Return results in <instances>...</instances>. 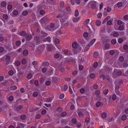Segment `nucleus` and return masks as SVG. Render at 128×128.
Listing matches in <instances>:
<instances>
[{
	"mask_svg": "<svg viewBox=\"0 0 128 128\" xmlns=\"http://www.w3.org/2000/svg\"><path fill=\"white\" fill-rule=\"evenodd\" d=\"M19 34L21 36H25L27 38V40L28 41L30 40L32 37V35H29L28 34L26 33L24 31L20 32Z\"/></svg>",
	"mask_w": 128,
	"mask_h": 128,
	"instance_id": "obj_1",
	"label": "nucleus"
},
{
	"mask_svg": "<svg viewBox=\"0 0 128 128\" xmlns=\"http://www.w3.org/2000/svg\"><path fill=\"white\" fill-rule=\"evenodd\" d=\"M4 59H5L6 61V64L8 65V62L10 59V58L8 56H5L3 57Z\"/></svg>",
	"mask_w": 128,
	"mask_h": 128,
	"instance_id": "obj_2",
	"label": "nucleus"
},
{
	"mask_svg": "<svg viewBox=\"0 0 128 128\" xmlns=\"http://www.w3.org/2000/svg\"><path fill=\"white\" fill-rule=\"evenodd\" d=\"M54 46L52 45L51 44H48L47 45V49L49 51H50L52 48H53Z\"/></svg>",
	"mask_w": 128,
	"mask_h": 128,
	"instance_id": "obj_3",
	"label": "nucleus"
},
{
	"mask_svg": "<svg viewBox=\"0 0 128 128\" xmlns=\"http://www.w3.org/2000/svg\"><path fill=\"white\" fill-rule=\"evenodd\" d=\"M114 74L116 73L117 74L118 76H120L122 75V72L118 70H114Z\"/></svg>",
	"mask_w": 128,
	"mask_h": 128,
	"instance_id": "obj_4",
	"label": "nucleus"
},
{
	"mask_svg": "<svg viewBox=\"0 0 128 128\" xmlns=\"http://www.w3.org/2000/svg\"><path fill=\"white\" fill-rule=\"evenodd\" d=\"M78 45L76 42H73L72 44V47L74 48H76L78 46Z\"/></svg>",
	"mask_w": 128,
	"mask_h": 128,
	"instance_id": "obj_5",
	"label": "nucleus"
},
{
	"mask_svg": "<svg viewBox=\"0 0 128 128\" xmlns=\"http://www.w3.org/2000/svg\"><path fill=\"white\" fill-rule=\"evenodd\" d=\"M90 3L91 6L92 8H93L96 6L98 3L95 1H92Z\"/></svg>",
	"mask_w": 128,
	"mask_h": 128,
	"instance_id": "obj_6",
	"label": "nucleus"
},
{
	"mask_svg": "<svg viewBox=\"0 0 128 128\" xmlns=\"http://www.w3.org/2000/svg\"><path fill=\"white\" fill-rule=\"evenodd\" d=\"M46 20V18H42L40 20V23L42 24H43Z\"/></svg>",
	"mask_w": 128,
	"mask_h": 128,
	"instance_id": "obj_7",
	"label": "nucleus"
},
{
	"mask_svg": "<svg viewBox=\"0 0 128 128\" xmlns=\"http://www.w3.org/2000/svg\"><path fill=\"white\" fill-rule=\"evenodd\" d=\"M0 5L2 7H5L6 6V3L4 1H2L1 2Z\"/></svg>",
	"mask_w": 128,
	"mask_h": 128,
	"instance_id": "obj_8",
	"label": "nucleus"
},
{
	"mask_svg": "<svg viewBox=\"0 0 128 128\" xmlns=\"http://www.w3.org/2000/svg\"><path fill=\"white\" fill-rule=\"evenodd\" d=\"M51 38L49 37H48L47 38H44L43 39V41L44 42L48 41L49 42H51Z\"/></svg>",
	"mask_w": 128,
	"mask_h": 128,
	"instance_id": "obj_9",
	"label": "nucleus"
},
{
	"mask_svg": "<svg viewBox=\"0 0 128 128\" xmlns=\"http://www.w3.org/2000/svg\"><path fill=\"white\" fill-rule=\"evenodd\" d=\"M110 18V16H107L104 20L102 22V24H104Z\"/></svg>",
	"mask_w": 128,
	"mask_h": 128,
	"instance_id": "obj_10",
	"label": "nucleus"
},
{
	"mask_svg": "<svg viewBox=\"0 0 128 128\" xmlns=\"http://www.w3.org/2000/svg\"><path fill=\"white\" fill-rule=\"evenodd\" d=\"M96 41V39L95 38H94L88 44H90V46H92L94 44V43Z\"/></svg>",
	"mask_w": 128,
	"mask_h": 128,
	"instance_id": "obj_11",
	"label": "nucleus"
},
{
	"mask_svg": "<svg viewBox=\"0 0 128 128\" xmlns=\"http://www.w3.org/2000/svg\"><path fill=\"white\" fill-rule=\"evenodd\" d=\"M115 51H117V50H110L109 51V54L111 55H112L115 52Z\"/></svg>",
	"mask_w": 128,
	"mask_h": 128,
	"instance_id": "obj_12",
	"label": "nucleus"
},
{
	"mask_svg": "<svg viewBox=\"0 0 128 128\" xmlns=\"http://www.w3.org/2000/svg\"><path fill=\"white\" fill-rule=\"evenodd\" d=\"M80 19V18L79 17L75 18L73 19L72 20L74 22H78Z\"/></svg>",
	"mask_w": 128,
	"mask_h": 128,
	"instance_id": "obj_13",
	"label": "nucleus"
},
{
	"mask_svg": "<svg viewBox=\"0 0 128 128\" xmlns=\"http://www.w3.org/2000/svg\"><path fill=\"white\" fill-rule=\"evenodd\" d=\"M24 56H27L28 54V50H25L23 51L22 52Z\"/></svg>",
	"mask_w": 128,
	"mask_h": 128,
	"instance_id": "obj_14",
	"label": "nucleus"
},
{
	"mask_svg": "<svg viewBox=\"0 0 128 128\" xmlns=\"http://www.w3.org/2000/svg\"><path fill=\"white\" fill-rule=\"evenodd\" d=\"M101 24V21L99 20H97L96 21V25L97 26H100Z\"/></svg>",
	"mask_w": 128,
	"mask_h": 128,
	"instance_id": "obj_15",
	"label": "nucleus"
},
{
	"mask_svg": "<svg viewBox=\"0 0 128 128\" xmlns=\"http://www.w3.org/2000/svg\"><path fill=\"white\" fill-rule=\"evenodd\" d=\"M41 35L43 37H45L48 35V34L42 31L41 32Z\"/></svg>",
	"mask_w": 128,
	"mask_h": 128,
	"instance_id": "obj_16",
	"label": "nucleus"
},
{
	"mask_svg": "<svg viewBox=\"0 0 128 128\" xmlns=\"http://www.w3.org/2000/svg\"><path fill=\"white\" fill-rule=\"evenodd\" d=\"M124 29V26L123 25H121L118 27V30H122Z\"/></svg>",
	"mask_w": 128,
	"mask_h": 128,
	"instance_id": "obj_17",
	"label": "nucleus"
},
{
	"mask_svg": "<svg viewBox=\"0 0 128 128\" xmlns=\"http://www.w3.org/2000/svg\"><path fill=\"white\" fill-rule=\"evenodd\" d=\"M107 116V114L105 112H103L101 116L103 118H106Z\"/></svg>",
	"mask_w": 128,
	"mask_h": 128,
	"instance_id": "obj_18",
	"label": "nucleus"
},
{
	"mask_svg": "<svg viewBox=\"0 0 128 128\" xmlns=\"http://www.w3.org/2000/svg\"><path fill=\"white\" fill-rule=\"evenodd\" d=\"M79 12L78 10H75L74 16H78L79 15Z\"/></svg>",
	"mask_w": 128,
	"mask_h": 128,
	"instance_id": "obj_19",
	"label": "nucleus"
},
{
	"mask_svg": "<svg viewBox=\"0 0 128 128\" xmlns=\"http://www.w3.org/2000/svg\"><path fill=\"white\" fill-rule=\"evenodd\" d=\"M12 8V5H8L7 6V9L8 10H11Z\"/></svg>",
	"mask_w": 128,
	"mask_h": 128,
	"instance_id": "obj_20",
	"label": "nucleus"
},
{
	"mask_svg": "<svg viewBox=\"0 0 128 128\" xmlns=\"http://www.w3.org/2000/svg\"><path fill=\"white\" fill-rule=\"evenodd\" d=\"M17 88V87L15 86H12L10 87V89L12 90H16Z\"/></svg>",
	"mask_w": 128,
	"mask_h": 128,
	"instance_id": "obj_21",
	"label": "nucleus"
},
{
	"mask_svg": "<svg viewBox=\"0 0 128 128\" xmlns=\"http://www.w3.org/2000/svg\"><path fill=\"white\" fill-rule=\"evenodd\" d=\"M14 64L17 66H19L20 64V62L19 61H16L14 62Z\"/></svg>",
	"mask_w": 128,
	"mask_h": 128,
	"instance_id": "obj_22",
	"label": "nucleus"
},
{
	"mask_svg": "<svg viewBox=\"0 0 128 128\" xmlns=\"http://www.w3.org/2000/svg\"><path fill=\"white\" fill-rule=\"evenodd\" d=\"M127 116L125 115H123L122 116V120L124 121L126 120Z\"/></svg>",
	"mask_w": 128,
	"mask_h": 128,
	"instance_id": "obj_23",
	"label": "nucleus"
},
{
	"mask_svg": "<svg viewBox=\"0 0 128 128\" xmlns=\"http://www.w3.org/2000/svg\"><path fill=\"white\" fill-rule=\"evenodd\" d=\"M90 44H88L86 46L85 49V51H87L90 48Z\"/></svg>",
	"mask_w": 128,
	"mask_h": 128,
	"instance_id": "obj_24",
	"label": "nucleus"
},
{
	"mask_svg": "<svg viewBox=\"0 0 128 128\" xmlns=\"http://www.w3.org/2000/svg\"><path fill=\"white\" fill-rule=\"evenodd\" d=\"M122 6V4L121 2H118L117 4V6L118 8L121 7Z\"/></svg>",
	"mask_w": 128,
	"mask_h": 128,
	"instance_id": "obj_25",
	"label": "nucleus"
},
{
	"mask_svg": "<svg viewBox=\"0 0 128 128\" xmlns=\"http://www.w3.org/2000/svg\"><path fill=\"white\" fill-rule=\"evenodd\" d=\"M42 64L44 66H48L49 64L48 62H44L42 63Z\"/></svg>",
	"mask_w": 128,
	"mask_h": 128,
	"instance_id": "obj_26",
	"label": "nucleus"
},
{
	"mask_svg": "<svg viewBox=\"0 0 128 128\" xmlns=\"http://www.w3.org/2000/svg\"><path fill=\"white\" fill-rule=\"evenodd\" d=\"M34 39L37 41H39L40 39V38L39 36H36L35 37Z\"/></svg>",
	"mask_w": 128,
	"mask_h": 128,
	"instance_id": "obj_27",
	"label": "nucleus"
},
{
	"mask_svg": "<svg viewBox=\"0 0 128 128\" xmlns=\"http://www.w3.org/2000/svg\"><path fill=\"white\" fill-rule=\"evenodd\" d=\"M18 12L16 10H14L12 12V13L14 15L16 16L18 14Z\"/></svg>",
	"mask_w": 128,
	"mask_h": 128,
	"instance_id": "obj_28",
	"label": "nucleus"
},
{
	"mask_svg": "<svg viewBox=\"0 0 128 128\" xmlns=\"http://www.w3.org/2000/svg\"><path fill=\"white\" fill-rule=\"evenodd\" d=\"M116 40L115 39H112L111 41L112 44H116Z\"/></svg>",
	"mask_w": 128,
	"mask_h": 128,
	"instance_id": "obj_29",
	"label": "nucleus"
},
{
	"mask_svg": "<svg viewBox=\"0 0 128 128\" xmlns=\"http://www.w3.org/2000/svg\"><path fill=\"white\" fill-rule=\"evenodd\" d=\"M66 112H64L61 114V116H62L64 117L66 115Z\"/></svg>",
	"mask_w": 128,
	"mask_h": 128,
	"instance_id": "obj_30",
	"label": "nucleus"
},
{
	"mask_svg": "<svg viewBox=\"0 0 128 128\" xmlns=\"http://www.w3.org/2000/svg\"><path fill=\"white\" fill-rule=\"evenodd\" d=\"M110 48V46L108 44H106L105 45L104 48L106 49H108Z\"/></svg>",
	"mask_w": 128,
	"mask_h": 128,
	"instance_id": "obj_31",
	"label": "nucleus"
},
{
	"mask_svg": "<svg viewBox=\"0 0 128 128\" xmlns=\"http://www.w3.org/2000/svg\"><path fill=\"white\" fill-rule=\"evenodd\" d=\"M3 18L4 19L6 20L8 18V16L6 14H4L3 15Z\"/></svg>",
	"mask_w": 128,
	"mask_h": 128,
	"instance_id": "obj_32",
	"label": "nucleus"
},
{
	"mask_svg": "<svg viewBox=\"0 0 128 128\" xmlns=\"http://www.w3.org/2000/svg\"><path fill=\"white\" fill-rule=\"evenodd\" d=\"M28 13V12L26 10L23 11L22 12V15L24 16L26 15Z\"/></svg>",
	"mask_w": 128,
	"mask_h": 128,
	"instance_id": "obj_33",
	"label": "nucleus"
},
{
	"mask_svg": "<svg viewBox=\"0 0 128 128\" xmlns=\"http://www.w3.org/2000/svg\"><path fill=\"white\" fill-rule=\"evenodd\" d=\"M114 120V119L112 118H110L108 119V121L109 122H110Z\"/></svg>",
	"mask_w": 128,
	"mask_h": 128,
	"instance_id": "obj_34",
	"label": "nucleus"
},
{
	"mask_svg": "<svg viewBox=\"0 0 128 128\" xmlns=\"http://www.w3.org/2000/svg\"><path fill=\"white\" fill-rule=\"evenodd\" d=\"M90 77L91 78H95V74L94 73L91 74H90Z\"/></svg>",
	"mask_w": 128,
	"mask_h": 128,
	"instance_id": "obj_35",
	"label": "nucleus"
},
{
	"mask_svg": "<svg viewBox=\"0 0 128 128\" xmlns=\"http://www.w3.org/2000/svg\"><path fill=\"white\" fill-rule=\"evenodd\" d=\"M21 42L20 41H18L16 42V45L17 46H19Z\"/></svg>",
	"mask_w": 128,
	"mask_h": 128,
	"instance_id": "obj_36",
	"label": "nucleus"
},
{
	"mask_svg": "<svg viewBox=\"0 0 128 128\" xmlns=\"http://www.w3.org/2000/svg\"><path fill=\"white\" fill-rule=\"evenodd\" d=\"M20 118L22 120H24L26 119V116L25 115H23L20 116Z\"/></svg>",
	"mask_w": 128,
	"mask_h": 128,
	"instance_id": "obj_37",
	"label": "nucleus"
},
{
	"mask_svg": "<svg viewBox=\"0 0 128 128\" xmlns=\"http://www.w3.org/2000/svg\"><path fill=\"white\" fill-rule=\"evenodd\" d=\"M32 74L31 73H30L28 75L27 78L29 79H30L32 78Z\"/></svg>",
	"mask_w": 128,
	"mask_h": 128,
	"instance_id": "obj_38",
	"label": "nucleus"
},
{
	"mask_svg": "<svg viewBox=\"0 0 128 128\" xmlns=\"http://www.w3.org/2000/svg\"><path fill=\"white\" fill-rule=\"evenodd\" d=\"M54 42L55 44H58L59 42V40L57 38H56L54 40Z\"/></svg>",
	"mask_w": 128,
	"mask_h": 128,
	"instance_id": "obj_39",
	"label": "nucleus"
},
{
	"mask_svg": "<svg viewBox=\"0 0 128 128\" xmlns=\"http://www.w3.org/2000/svg\"><path fill=\"white\" fill-rule=\"evenodd\" d=\"M8 74L10 76H12L13 75L14 72L12 70H10L8 72Z\"/></svg>",
	"mask_w": 128,
	"mask_h": 128,
	"instance_id": "obj_40",
	"label": "nucleus"
},
{
	"mask_svg": "<svg viewBox=\"0 0 128 128\" xmlns=\"http://www.w3.org/2000/svg\"><path fill=\"white\" fill-rule=\"evenodd\" d=\"M63 16V15L62 14H58V15L56 16V17L57 18H62Z\"/></svg>",
	"mask_w": 128,
	"mask_h": 128,
	"instance_id": "obj_41",
	"label": "nucleus"
},
{
	"mask_svg": "<svg viewBox=\"0 0 128 128\" xmlns=\"http://www.w3.org/2000/svg\"><path fill=\"white\" fill-rule=\"evenodd\" d=\"M102 16V14L101 13H100L97 15V17L98 18H100Z\"/></svg>",
	"mask_w": 128,
	"mask_h": 128,
	"instance_id": "obj_42",
	"label": "nucleus"
},
{
	"mask_svg": "<svg viewBox=\"0 0 128 128\" xmlns=\"http://www.w3.org/2000/svg\"><path fill=\"white\" fill-rule=\"evenodd\" d=\"M45 13V12L43 10H41L40 11V13L41 15H44Z\"/></svg>",
	"mask_w": 128,
	"mask_h": 128,
	"instance_id": "obj_43",
	"label": "nucleus"
},
{
	"mask_svg": "<svg viewBox=\"0 0 128 128\" xmlns=\"http://www.w3.org/2000/svg\"><path fill=\"white\" fill-rule=\"evenodd\" d=\"M64 97V94H61L59 98L60 99H63Z\"/></svg>",
	"mask_w": 128,
	"mask_h": 128,
	"instance_id": "obj_44",
	"label": "nucleus"
},
{
	"mask_svg": "<svg viewBox=\"0 0 128 128\" xmlns=\"http://www.w3.org/2000/svg\"><path fill=\"white\" fill-rule=\"evenodd\" d=\"M98 55V53L97 52H94L93 55L94 57H96Z\"/></svg>",
	"mask_w": 128,
	"mask_h": 128,
	"instance_id": "obj_45",
	"label": "nucleus"
},
{
	"mask_svg": "<svg viewBox=\"0 0 128 128\" xmlns=\"http://www.w3.org/2000/svg\"><path fill=\"white\" fill-rule=\"evenodd\" d=\"M14 99V97L12 96H9L8 98V100L10 101H12Z\"/></svg>",
	"mask_w": 128,
	"mask_h": 128,
	"instance_id": "obj_46",
	"label": "nucleus"
},
{
	"mask_svg": "<svg viewBox=\"0 0 128 128\" xmlns=\"http://www.w3.org/2000/svg\"><path fill=\"white\" fill-rule=\"evenodd\" d=\"M41 116L40 114H38L36 115L35 118L36 119H39L40 118Z\"/></svg>",
	"mask_w": 128,
	"mask_h": 128,
	"instance_id": "obj_47",
	"label": "nucleus"
},
{
	"mask_svg": "<svg viewBox=\"0 0 128 128\" xmlns=\"http://www.w3.org/2000/svg\"><path fill=\"white\" fill-rule=\"evenodd\" d=\"M68 88V86L67 84H65L64 86V91H66Z\"/></svg>",
	"mask_w": 128,
	"mask_h": 128,
	"instance_id": "obj_48",
	"label": "nucleus"
},
{
	"mask_svg": "<svg viewBox=\"0 0 128 128\" xmlns=\"http://www.w3.org/2000/svg\"><path fill=\"white\" fill-rule=\"evenodd\" d=\"M119 60L120 62H122L124 60V58L122 56H120L119 58Z\"/></svg>",
	"mask_w": 128,
	"mask_h": 128,
	"instance_id": "obj_49",
	"label": "nucleus"
},
{
	"mask_svg": "<svg viewBox=\"0 0 128 128\" xmlns=\"http://www.w3.org/2000/svg\"><path fill=\"white\" fill-rule=\"evenodd\" d=\"M118 34L117 32H115L114 33L113 36L115 37H117L118 36Z\"/></svg>",
	"mask_w": 128,
	"mask_h": 128,
	"instance_id": "obj_50",
	"label": "nucleus"
},
{
	"mask_svg": "<svg viewBox=\"0 0 128 128\" xmlns=\"http://www.w3.org/2000/svg\"><path fill=\"white\" fill-rule=\"evenodd\" d=\"M90 21L89 19H86L84 22V23L86 24H87Z\"/></svg>",
	"mask_w": 128,
	"mask_h": 128,
	"instance_id": "obj_51",
	"label": "nucleus"
},
{
	"mask_svg": "<svg viewBox=\"0 0 128 128\" xmlns=\"http://www.w3.org/2000/svg\"><path fill=\"white\" fill-rule=\"evenodd\" d=\"M118 42L119 43H121L123 42V40L122 38H119L118 40Z\"/></svg>",
	"mask_w": 128,
	"mask_h": 128,
	"instance_id": "obj_52",
	"label": "nucleus"
},
{
	"mask_svg": "<svg viewBox=\"0 0 128 128\" xmlns=\"http://www.w3.org/2000/svg\"><path fill=\"white\" fill-rule=\"evenodd\" d=\"M78 116L80 117H81L83 116V114L82 113V112H79L78 113Z\"/></svg>",
	"mask_w": 128,
	"mask_h": 128,
	"instance_id": "obj_53",
	"label": "nucleus"
},
{
	"mask_svg": "<svg viewBox=\"0 0 128 128\" xmlns=\"http://www.w3.org/2000/svg\"><path fill=\"white\" fill-rule=\"evenodd\" d=\"M100 79L104 80L105 78V76L104 75L102 74L100 76Z\"/></svg>",
	"mask_w": 128,
	"mask_h": 128,
	"instance_id": "obj_54",
	"label": "nucleus"
},
{
	"mask_svg": "<svg viewBox=\"0 0 128 128\" xmlns=\"http://www.w3.org/2000/svg\"><path fill=\"white\" fill-rule=\"evenodd\" d=\"M116 98V96L115 94H114L112 95V100H115Z\"/></svg>",
	"mask_w": 128,
	"mask_h": 128,
	"instance_id": "obj_55",
	"label": "nucleus"
},
{
	"mask_svg": "<svg viewBox=\"0 0 128 128\" xmlns=\"http://www.w3.org/2000/svg\"><path fill=\"white\" fill-rule=\"evenodd\" d=\"M26 62V60L25 59H23L22 61V64H24Z\"/></svg>",
	"mask_w": 128,
	"mask_h": 128,
	"instance_id": "obj_56",
	"label": "nucleus"
},
{
	"mask_svg": "<svg viewBox=\"0 0 128 128\" xmlns=\"http://www.w3.org/2000/svg\"><path fill=\"white\" fill-rule=\"evenodd\" d=\"M50 81L48 80L46 82V86H48L50 84Z\"/></svg>",
	"mask_w": 128,
	"mask_h": 128,
	"instance_id": "obj_57",
	"label": "nucleus"
},
{
	"mask_svg": "<svg viewBox=\"0 0 128 128\" xmlns=\"http://www.w3.org/2000/svg\"><path fill=\"white\" fill-rule=\"evenodd\" d=\"M107 23L108 25H111L112 24V21L111 20H110L107 22Z\"/></svg>",
	"mask_w": 128,
	"mask_h": 128,
	"instance_id": "obj_58",
	"label": "nucleus"
},
{
	"mask_svg": "<svg viewBox=\"0 0 128 128\" xmlns=\"http://www.w3.org/2000/svg\"><path fill=\"white\" fill-rule=\"evenodd\" d=\"M72 122L73 123L76 124V118H73L72 120Z\"/></svg>",
	"mask_w": 128,
	"mask_h": 128,
	"instance_id": "obj_59",
	"label": "nucleus"
},
{
	"mask_svg": "<svg viewBox=\"0 0 128 128\" xmlns=\"http://www.w3.org/2000/svg\"><path fill=\"white\" fill-rule=\"evenodd\" d=\"M100 94V92L99 90H97L95 92V94L96 95H98Z\"/></svg>",
	"mask_w": 128,
	"mask_h": 128,
	"instance_id": "obj_60",
	"label": "nucleus"
},
{
	"mask_svg": "<svg viewBox=\"0 0 128 128\" xmlns=\"http://www.w3.org/2000/svg\"><path fill=\"white\" fill-rule=\"evenodd\" d=\"M122 22L120 20H118L117 21V24L119 25L122 24Z\"/></svg>",
	"mask_w": 128,
	"mask_h": 128,
	"instance_id": "obj_61",
	"label": "nucleus"
},
{
	"mask_svg": "<svg viewBox=\"0 0 128 128\" xmlns=\"http://www.w3.org/2000/svg\"><path fill=\"white\" fill-rule=\"evenodd\" d=\"M108 90H105L103 91L104 94H106L108 93Z\"/></svg>",
	"mask_w": 128,
	"mask_h": 128,
	"instance_id": "obj_62",
	"label": "nucleus"
},
{
	"mask_svg": "<svg viewBox=\"0 0 128 128\" xmlns=\"http://www.w3.org/2000/svg\"><path fill=\"white\" fill-rule=\"evenodd\" d=\"M84 92V90L83 88H82L80 90V92L81 93H83Z\"/></svg>",
	"mask_w": 128,
	"mask_h": 128,
	"instance_id": "obj_63",
	"label": "nucleus"
},
{
	"mask_svg": "<svg viewBox=\"0 0 128 128\" xmlns=\"http://www.w3.org/2000/svg\"><path fill=\"white\" fill-rule=\"evenodd\" d=\"M124 18L125 20H128V15H126L124 17Z\"/></svg>",
	"mask_w": 128,
	"mask_h": 128,
	"instance_id": "obj_64",
	"label": "nucleus"
}]
</instances>
